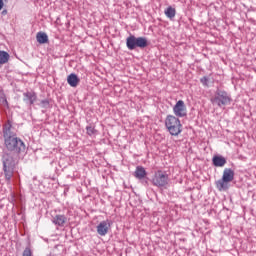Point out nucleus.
Masks as SVG:
<instances>
[{
	"instance_id": "obj_1",
	"label": "nucleus",
	"mask_w": 256,
	"mask_h": 256,
	"mask_svg": "<svg viewBox=\"0 0 256 256\" xmlns=\"http://www.w3.org/2000/svg\"><path fill=\"white\" fill-rule=\"evenodd\" d=\"M15 167L16 163L13 154L4 152L2 155V171L4 173L6 183H11V179H13V175L15 173Z\"/></svg>"
},
{
	"instance_id": "obj_2",
	"label": "nucleus",
	"mask_w": 256,
	"mask_h": 256,
	"mask_svg": "<svg viewBox=\"0 0 256 256\" xmlns=\"http://www.w3.org/2000/svg\"><path fill=\"white\" fill-rule=\"evenodd\" d=\"M165 127L168 133H170V135H172L173 137H178V135H181V132L183 131V125L181 124V120L173 115H168L166 117Z\"/></svg>"
},
{
	"instance_id": "obj_3",
	"label": "nucleus",
	"mask_w": 256,
	"mask_h": 256,
	"mask_svg": "<svg viewBox=\"0 0 256 256\" xmlns=\"http://www.w3.org/2000/svg\"><path fill=\"white\" fill-rule=\"evenodd\" d=\"M235 179V171L231 168H225L222 174V178L215 182L218 191H228L231 187V183Z\"/></svg>"
},
{
	"instance_id": "obj_4",
	"label": "nucleus",
	"mask_w": 256,
	"mask_h": 256,
	"mask_svg": "<svg viewBox=\"0 0 256 256\" xmlns=\"http://www.w3.org/2000/svg\"><path fill=\"white\" fill-rule=\"evenodd\" d=\"M4 145L7 151H11V153H23L25 151L26 146L25 142L19 137L10 138V140H6Z\"/></svg>"
},
{
	"instance_id": "obj_5",
	"label": "nucleus",
	"mask_w": 256,
	"mask_h": 256,
	"mask_svg": "<svg viewBox=\"0 0 256 256\" xmlns=\"http://www.w3.org/2000/svg\"><path fill=\"white\" fill-rule=\"evenodd\" d=\"M151 183L154 187H166L169 185V174L163 170H157L152 176Z\"/></svg>"
},
{
	"instance_id": "obj_6",
	"label": "nucleus",
	"mask_w": 256,
	"mask_h": 256,
	"mask_svg": "<svg viewBox=\"0 0 256 256\" xmlns=\"http://www.w3.org/2000/svg\"><path fill=\"white\" fill-rule=\"evenodd\" d=\"M211 102L218 107H225V105L231 103V96H229L226 91L217 90Z\"/></svg>"
},
{
	"instance_id": "obj_7",
	"label": "nucleus",
	"mask_w": 256,
	"mask_h": 256,
	"mask_svg": "<svg viewBox=\"0 0 256 256\" xmlns=\"http://www.w3.org/2000/svg\"><path fill=\"white\" fill-rule=\"evenodd\" d=\"M126 45L130 51H133V49H135L136 47H140V49H144V47H147V38H144V37L137 38L131 35L126 39Z\"/></svg>"
},
{
	"instance_id": "obj_8",
	"label": "nucleus",
	"mask_w": 256,
	"mask_h": 256,
	"mask_svg": "<svg viewBox=\"0 0 256 256\" xmlns=\"http://www.w3.org/2000/svg\"><path fill=\"white\" fill-rule=\"evenodd\" d=\"M2 133L4 142L17 137V133L15 132V128L13 127V122H11V120H7V122L2 126Z\"/></svg>"
},
{
	"instance_id": "obj_9",
	"label": "nucleus",
	"mask_w": 256,
	"mask_h": 256,
	"mask_svg": "<svg viewBox=\"0 0 256 256\" xmlns=\"http://www.w3.org/2000/svg\"><path fill=\"white\" fill-rule=\"evenodd\" d=\"M173 113L175 117H187V106L183 100H179L173 107Z\"/></svg>"
},
{
	"instance_id": "obj_10",
	"label": "nucleus",
	"mask_w": 256,
	"mask_h": 256,
	"mask_svg": "<svg viewBox=\"0 0 256 256\" xmlns=\"http://www.w3.org/2000/svg\"><path fill=\"white\" fill-rule=\"evenodd\" d=\"M109 229H111V221L104 220L99 223V225L96 227L98 235L101 237H105L107 233H109Z\"/></svg>"
},
{
	"instance_id": "obj_11",
	"label": "nucleus",
	"mask_w": 256,
	"mask_h": 256,
	"mask_svg": "<svg viewBox=\"0 0 256 256\" xmlns=\"http://www.w3.org/2000/svg\"><path fill=\"white\" fill-rule=\"evenodd\" d=\"M23 101L28 105H33L37 101V94L33 91L24 92Z\"/></svg>"
},
{
	"instance_id": "obj_12",
	"label": "nucleus",
	"mask_w": 256,
	"mask_h": 256,
	"mask_svg": "<svg viewBox=\"0 0 256 256\" xmlns=\"http://www.w3.org/2000/svg\"><path fill=\"white\" fill-rule=\"evenodd\" d=\"M212 165H214V167H225V165H227V159L222 155H214Z\"/></svg>"
},
{
	"instance_id": "obj_13",
	"label": "nucleus",
	"mask_w": 256,
	"mask_h": 256,
	"mask_svg": "<svg viewBox=\"0 0 256 256\" xmlns=\"http://www.w3.org/2000/svg\"><path fill=\"white\" fill-rule=\"evenodd\" d=\"M52 223H54V225H57V227H63L67 224V218L65 215L57 214L53 217Z\"/></svg>"
},
{
	"instance_id": "obj_14",
	"label": "nucleus",
	"mask_w": 256,
	"mask_h": 256,
	"mask_svg": "<svg viewBox=\"0 0 256 256\" xmlns=\"http://www.w3.org/2000/svg\"><path fill=\"white\" fill-rule=\"evenodd\" d=\"M67 83L70 85V87H77V85L81 83V79L78 78L77 74L71 73L67 77Z\"/></svg>"
},
{
	"instance_id": "obj_15",
	"label": "nucleus",
	"mask_w": 256,
	"mask_h": 256,
	"mask_svg": "<svg viewBox=\"0 0 256 256\" xmlns=\"http://www.w3.org/2000/svg\"><path fill=\"white\" fill-rule=\"evenodd\" d=\"M134 177L140 181L145 179V177H147V170H145L143 166H137L134 172Z\"/></svg>"
},
{
	"instance_id": "obj_16",
	"label": "nucleus",
	"mask_w": 256,
	"mask_h": 256,
	"mask_svg": "<svg viewBox=\"0 0 256 256\" xmlns=\"http://www.w3.org/2000/svg\"><path fill=\"white\" fill-rule=\"evenodd\" d=\"M36 40L40 45H44L45 43H49V36L45 32H38L36 34Z\"/></svg>"
},
{
	"instance_id": "obj_17",
	"label": "nucleus",
	"mask_w": 256,
	"mask_h": 256,
	"mask_svg": "<svg viewBox=\"0 0 256 256\" xmlns=\"http://www.w3.org/2000/svg\"><path fill=\"white\" fill-rule=\"evenodd\" d=\"M9 53L5 51H0V65H5L9 61Z\"/></svg>"
},
{
	"instance_id": "obj_18",
	"label": "nucleus",
	"mask_w": 256,
	"mask_h": 256,
	"mask_svg": "<svg viewBox=\"0 0 256 256\" xmlns=\"http://www.w3.org/2000/svg\"><path fill=\"white\" fill-rule=\"evenodd\" d=\"M166 17H168V19H173V17H175L176 15V10L173 7H168L165 11H164Z\"/></svg>"
},
{
	"instance_id": "obj_19",
	"label": "nucleus",
	"mask_w": 256,
	"mask_h": 256,
	"mask_svg": "<svg viewBox=\"0 0 256 256\" xmlns=\"http://www.w3.org/2000/svg\"><path fill=\"white\" fill-rule=\"evenodd\" d=\"M87 135H95L97 133V130L93 126H87L86 127Z\"/></svg>"
},
{
	"instance_id": "obj_20",
	"label": "nucleus",
	"mask_w": 256,
	"mask_h": 256,
	"mask_svg": "<svg viewBox=\"0 0 256 256\" xmlns=\"http://www.w3.org/2000/svg\"><path fill=\"white\" fill-rule=\"evenodd\" d=\"M40 105L43 109H49V99L41 100Z\"/></svg>"
},
{
	"instance_id": "obj_21",
	"label": "nucleus",
	"mask_w": 256,
	"mask_h": 256,
	"mask_svg": "<svg viewBox=\"0 0 256 256\" xmlns=\"http://www.w3.org/2000/svg\"><path fill=\"white\" fill-rule=\"evenodd\" d=\"M22 256H33V252L31 251L30 247H26L23 251Z\"/></svg>"
},
{
	"instance_id": "obj_22",
	"label": "nucleus",
	"mask_w": 256,
	"mask_h": 256,
	"mask_svg": "<svg viewBox=\"0 0 256 256\" xmlns=\"http://www.w3.org/2000/svg\"><path fill=\"white\" fill-rule=\"evenodd\" d=\"M0 101H2L3 105H9V102H7V97L3 92L0 94Z\"/></svg>"
},
{
	"instance_id": "obj_23",
	"label": "nucleus",
	"mask_w": 256,
	"mask_h": 256,
	"mask_svg": "<svg viewBox=\"0 0 256 256\" xmlns=\"http://www.w3.org/2000/svg\"><path fill=\"white\" fill-rule=\"evenodd\" d=\"M200 83H202V85H204L205 87H207L209 84V78L204 76L200 79Z\"/></svg>"
},
{
	"instance_id": "obj_24",
	"label": "nucleus",
	"mask_w": 256,
	"mask_h": 256,
	"mask_svg": "<svg viewBox=\"0 0 256 256\" xmlns=\"http://www.w3.org/2000/svg\"><path fill=\"white\" fill-rule=\"evenodd\" d=\"M3 9V0H0V11Z\"/></svg>"
},
{
	"instance_id": "obj_25",
	"label": "nucleus",
	"mask_w": 256,
	"mask_h": 256,
	"mask_svg": "<svg viewBox=\"0 0 256 256\" xmlns=\"http://www.w3.org/2000/svg\"><path fill=\"white\" fill-rule=\"evenodd\" d=\"M145 183H146V184L148 183L147 180L145 181Z\"/></svg>"
}]
</instances>
